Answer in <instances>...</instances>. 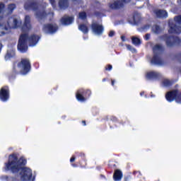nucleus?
I'll return each mask as SVG.
<instances>
[{
  "label": "nucleus",
  "mask_w": 181,
  "mask_h": 181,
  "mask_svg": "<svg viewBox=\"0 0 181 181\" xmlns=\"http://www.w3.org/2000/svg\"><path fill=\"white\" fill-rule=\"evenodd\" d=\"M26 160L23 158L18 160L16 155L9 156L8 163L5 164V170H11L13 173H19L18 180L21 181H35V176L30 168L23 167Z\"/></svg>",
  "instance_id": "f257e3e1"
},
{
  "label": "nucleus",
  "mask_w": 181,
  "mask_h": 181,
  "mask_svg": "<svg viewBox=\"0 0 181 181\" xmlns=\"http://www.w3.org/2000/svg\"><path fill=\"white\" fill-rule=\"evenodd\" d=\"M32 29V25H30V17L29 16H25L24 24L21 28V32L23 33L20 36L18 40V49L21 53H25L28 50V42L29 46L33 47L36 46L39 42L40 37L36 35H32L28 37V32Z\"/></svg>",
  "instance_id": "f03ea898"
},
{
  "label": "nucleus",
  "mask_w": 181,
  "mask_h": 181,
  "mask_svg": "<svg viewBox=\"0 0 181 181\" xmlns=\"http://www.w3.org/2000/svg\"><path fill=\"white\" fill-rule=\"evenodd\" d=\"M22 25V21L15 17H11L8 19L6 24L0 21V36H4L9 32L10 29H18Z\"/></svg>",
  "instance_id": "7ed1b4c3"
},
{
  "label": "nucleus",
  "mask_w": 181,
  "mask_h": 181,
  "mask_svg": "<svg viewBox=\"0 0 181 181\" xmlns=\"http://www.w3.org/2000/svg\"><path fill=\"white\" fill-rule=\"evenodd\" d=\"M30 71V62L29 59L26 58L21 59V61L18 63L17 64H15L13 66V71L16 73V74H23L25 76V74H28L29 71Z\"/></svg>",
  "instance_id": "20e7f679"
},
{
  "label": "nucleus",
  "mask_w": 181,
  "mask_h": 181,
  "mask_svg": "<svg viewBox=\"0 0 181 181\" xmlns=\"http://www.w3.org/2000/svg\"><path fill=\"white\" fill-rule=\"evenodd\" d=\"M163 50V48L160 45H154V47H153L154 56L151 59V63L153 64H158V66H163V64H165L163 59L160 58V54H162Z\"/></svg>",
  "instance_id": "39448f33"
},
{
  "label": "nucleus",
  "mask_w": 181,
  "mask_h": 181,
  "mask_svg": "<svg viewBox=\"0 0 181 181\" xmlns=\"http://www.w3.org/2000/svg\"><path fill=\"white\" fill-rule=\"evenodd\" d=\"M169 33H181V16L174 18L173 22H169Z\"/></svg>",
  "instance_id": "423d86ee"
},
{
  "label": "nucleus",
  "mask_w": 181,
  "mask_h": 181,
  "mask_svg": "<svg viewBox=\"0 0 181 181\" xmlns=\"http://www.w3.org/2000/svg\"><path fill=\"white\" fill-rule=\"evenodd\" d=\"M165 98L169 103L172 101H175L178 104H181V92H179L178 90H174L170 92H168L165 95Z\"/></svg>",
  "instance_id": "0eeeda50"
},
{
  "label": "nucleus",
  "mask_w": 181,
  "mask_h": 181,
  "mask_svg": "<svg viewBox=\"0 0 181 181\" xmlns=\"http://www.w3.org/2000/svg\"><path fill=\"white\" fill-rule=\"evenodd\" d=\"M25 9H28V8H33V9H35V15L37 18V19H43V18H46L47 14L45 13V11L43 10H36V8H37V4L36 3H31L30 4H28V3L25 5Z\"/></svg>",
  "instance_id": "6e6552de"
},
{
  "label": "nucleus",
  "mask_w": 181,
  "mask_h": 181,
  "mask_svg": "<svg viewBox=\"0 0 181 181\" xmlns=\"http://www.w3.org/2000/svg\"><path fill=\"white\" fill-rule=\"evenodd\" d=\"M165 40L168 47H172L175 45H180L181 42L180 38L178 37H169L167 35L165 36Z\"/></svg>",
  "instance_id": "1a4fd4ad"
},
{
  "label": "nucleus",
  "mask_w": 181,
  "mask_h": 181,
  "mask_svg": "<svg viewBox=\"0 0 181 181\" xmlns=\"http://www.w3.org/2000/svg\"><path fill=\"white\" fill-rule=\"evenodd\" d=\"M42 30L45 33H56L57 25L55 24H47L43 26Z\"/></svg>",
  "instance_id": "9d476101"
},
{
  "label": "nucleus",
  "mask_w": 181,
  "mask_h": 181,
  "mask_svg": "<svg viewBox=\"0 0 181 181\" xmlns=\"http://www.w3.org/2000/svg\"><path fill=\"white\" fill-rule=\"evenodd\" d=\"M9 99V89L8 87L1 88L0 90V100L1 101H8Z\"/></svg>",
  "instance_id": "9b49d317"
},
{
  "label": "nucleus",
  "mask_w": 181,
  "mask_h": 181,
  "mask_svg": "<svg viewBox=\"0 0 181 181\" xmlns=\"http://www.w3.org/2000/svg\"><path fill=\"white\" fill-rule=\"evenodd\" d=\"M91 28L95 35H103V33L104 32V28L103 25L97 23H93Z\"/></svg>",
  "instance_id": "f8f14e48"
},
{
  "label": "nucleus",
  "mask_w": 181,
  "mask_h": 181,
  "mask_svg": "<svg viewBox=\"0 0 181 181\" xmlns=\"http://www.w3.org/2000/svg\"><path fill=\"white\" fill-rule=\"evenodd\" d=\"M124 4H129L131 2V0H115L114 8L115 9H119V8H122Z\"/></svg>",
  "instance_id": "ddd939ff"
},
{
  "label": "nucleus",
  "mask_w": 181,
  "mask_h": 181,
  "mask_svg": "<svg viewBox=\"0 0 181 181\" xmlns=\"http://www.w3.org/2000/svg\"><path fill=\"white\" fill-rule=\"evenodd\" d=\"M146 77L148 80H153V78L160 77V74L156 71H149L146 73Z\"/></svg>",
  "instance_id": "4468645a"
},
{
  "label": "nucleus",
  "mask_w": 181,
  "mask_h": 181,
  "mask_svg": "<svg viewBox=\"0 0 181 181\" xmlns=\"http://www.w3.org/2000/svg\"><path fill=\"white\" fill-rule=\"evenodd\" d=\"M74 21V17H69V16H64L62 19H61V23L62 25H71L73 23V21Z\"/></svg>",
  "instance_id": "2eb2a0df"
},
{
  "label": "nucleus",
  "mask_w": 181,
  "mask_h": 181,
  "mask_svg": "<svg viewBox=\"0 0 181 181\" xmlns=\"http://www.w3.org/2000/svg\"><path fill=\"white\" fill-rule=\"evenodd\" d=\"M141 21V14L135 13L132 17V20H129V23L131 25H138Z\"/></svg>",
  "instance_id": "dca6fc26"
},
{
  "label": "nucleus",
  "mask_w": 181,
  "mask_h": 181,
  "mask_svg": "<svg viewBox=\"0 0 181 181\" xmlns=\"http://www.w3.org/2000/svg\"><path fill=\"white\" fill-rule=\"evenodd\" d=\"M123 174L121 170H115L114 173V180L115 181H120L122 180Z\"/></svg>",
  "instance_id": "f3484780"
},
{
  "label": "nucleus",
  "mask_w": 181,
  "mask_h": 181,
  "mask_svg": "<svg viewBox=\"0 0 181 181\" xmlns=\"http://www.w3.org/2000/svg\"><path fill=\"white\" fill-rule=\"evenodd\" d=\"M155 13L158 18H168V12L163 10H157Z\"/></svg>",
  "instance_id": "a211bd4d"
},
{
  "label": "nucleus",
  "mask_w": 181,
  "mask_h": 181,
  "mask_svg": "<svg viewBox=\"0 0 181 181\" xmlns=\"http://www.w3.org/2000/svg\"><path fill=\"white\" fill-rule=\"evenodd\" d=\"M60 9H66V8L69 7V1L68 0H60L59 3Z\"/></svg>",
  "instance_id": "6ab92c4d"
},
{
  "label": "nucleus",
  "mask_w": 181,
  "mask_h": 181,
  "mask_svg": "<svg viewBox=\"0 0 181 181\" xmlns=\"http://www.w3.org/2000/svg\"><path fill=\"white\" fill-rule=\"evenodd\" d=\"M15 56V51L13 49L8 50L5 56V60H10L11 57Z\"/></svg>",
  "instance_id": "aec40b11"
},
{
  "label": "nucleus",
  "mask_w": 181,
  "mask_h": 181,
  "mask_svg": "<svg viewBox=\"0 0 181 181\" xmlns=\"http://www.w3.org/2000/svg\"><path fill=\"white\" fill-rule=\"evenodd\" d=\"M78 29L81 32H83V33H88V27H87L86 24L79 25Z\"/></svg>",
  "instance_id": "412c9836"
},
{
  "label": "nucleus",
  "mask_w": 181,
  "mask_h": 181,
  "mask_svg": "<svg viewBox=\"0 0 181 181\" xmlns=\"http://www.w3.org/2000/svg\"><path fill=\"white\" fill-rule=\"evenodd\" d=\"M162 84L163 87H170V86H172V84H173V82L168 78H164L163 80Z\"/></svg>",
  "instance_id": "4be33fe9"
},
{
  "label": "nucleus",
  "mask_w": 181,
  "mask_h": 181,
  "mask_svg": "<svg viewBox=\"0 0 181 181\" xmlns=\"http://www.w3.org/2000/svg\"><path fill=\"white\" fill-rule=\"evenodd\" d=\"M86 18H87V15L86 12H81L78 14V18L77 20L78 23H80V21H86Z\"/></svg>",
  "instance_id": "5701e85b"
},
{
  "label": "nucleus",
  "mask_w": 181,
  "mask_h": 181,
  "mask_svg": "<svg viewBox=\"0 0 181 181\" xmlns=\"http://www.w3.org/2000/svg\"><path fill=\"white\" fill-rule=\"evenodd\" d=\"M76 99L78 101H86V98L81 95V90H78L76 93Z\"/></svg>",
  "instance_id": "b1692460"
},
{
  "label": "nucleus",
  "mask_w": 181,
  "mask_h": 181,
  "mask_svg": "<svg viewBox=\"0 0 181 181\" xmlns=\"http://www.w3.org/2000/svg\"><path fill=\"white\" fill-rule=\"evenodd\" d=\"M132 43L135 46H139V45H141V40L136 37H132Z\"/></svg>",
  "instance_id": "393cba45"
},
{
  "label": "nucleus",
  "mask_w": 181,
  "mask_h": 181,
  "mask_svg": "<svg viewBox=\"0 0 181 181\" xmlns=\"http://www.w3.org/2000/svg\"><path fill=\"white\" fill-rule=\"evenodd\" d=\"M4 9H5V5L2 3L0 4V18H4Z\"/></svg>",
  "instance_id": "a878e982"
},
{
  "label": "nucleus",
  "mask_w": 181,
  "mask_h": 181,
  "mask_svg": "<svg viewBox=\"0 0 181 181\" xmlns=\"http://www.w3.org/2000/svg\"><path fill=\"white\" fill-rule=\"evenodd\" d=\"M16 8V6L15 4H9L7 8V11L8 13H12L13 11V9Z\"/></svg>",
  "instance_id": "bb28decb"
},
{
  "label": "nucleus",
  "mask_w": 181,
  "mask_h": 181,
  "mask_svg": "<svg viewBox=\"0 0 181 181\" xmlns=\"http://www.w3.org/2000/svg\"><path fill=\"white\" fill-rule=\"evenodd\" d=\"M152 30L154 33H159L160 32V28L158 25H154L152 28Z\"/></svg>",
  "instance_id": "cd10ccee"
},
{
  "label": "nucleus",
  "mask_w": 181,
  "mask_h": 181,
  "mask_svg": "<svg viewBox=\"0 0 181 181\" xmlns=\"http://www.w3.org/2000/svg\"><path fill=\"white\" fill-rule=\"evenodd\" d=\"M127 49L128 50H129L130 52H132V53H136V49H135V48H134L132 46L127 45H126Z\"/></svg>",
  "instance_id": "c85d7f7f"
},
{
  "label": "nucleus",
  "mask_w": 181,
  "mask_h": 181,
  "mask_svg": "<svg viewBox=\"0 0 181 181\" xmlns=\"http://www.w3.org/2000/svg\"><path fill=\"white\" fill-rule=\"evenodd\" d=\"M105 70H112V65H108L105 67Z\"/></svg>",
  "instance_id": "c756f323"
},
{
  "label": "nucleus",
  "mask_w": 181,
  "mask_h": 181,
  "mask_svg": "<svg viewBox=\"0 0 181 181\" xmlns=\"http://www.w3.org/2000/svg\"><path fill=\"white\" fill-rule=\"evenodd\" d=\"M114 36V31L111 30L109 33V37H112Z\"/></svg>",
  "instance_id": "7c9ffc66"
},
{
  "label": "nucleus",
  "mask_w": 181,
  "mask_h": 181,
  "mask_svg": "<svg viewBox=\"0 0 181 181\" xmlns=\"http://www.w3.org/2000/svg\"><path fill=\"white\" fill-rule=\"evenodd\" d=\"M150 37H151V35H149V34H146V36H145L146 40H149Z\"/></svg>",
  "instance_id": "2f4dec72"
},
{
  "label": "nucleus",
  "mask_w": 181,
  "mask_h": 181,
  "mask_svg": "<svg viewBox=\"0 0 181 181\" xmlns=\"http://www.w3.org/2000/svg\"><path fill=\"white\" fill-rule=\"evenodd\" d=\"M49 2L52 4V6H54V0H49Z\"/></svg>",
  "instance_id": "473e14b6"
},
{
  "label": "nucleus",
  "mask_w": 181,
  "mask_h": 181,
  "mask_svg": "<svg viewBox=\"0 0 181 181\" xmlns=\"http://www.w3.org/2000/svg\"><path fill=\"white\" fill-rule=\"evenodd\" d=\"M74 160H76V157H72V158L70 159V162H74Z\"/></svg>",
  "instance_id": "72a5a7b5"
},
{
  "label": "nucleus",
  "mask_w": 181,
  "mask_h": 181,
  "mask_svg": "<svg viewBox=\"0 0 181 181\" xmlns=\"http://www.w3.org/2000/svg\"><path fill=\"white\" fill-rule=\"evenodd\" d=\"M146 29H149V25H146V27L144 28V30H146Z\"/></svg>",
  "instance_id": "f704fd0d"
},
{
  "label": "nucleus",
  "mask_w": 181,
  "mask_h": 181,
  "mask_svg": "<svg viewBox=\"0 0 181 181\" xmlns=\"http://www.w3.org/2000/svg\"><path fill=\"white\" fill-rule=\"evenodd\" d=\"M121 38H122V40L123 42H125V37L124 36H122Z\"/></svg>",
  "instance_id": "c9c22d12"
},
{
  "label": "nucleus",
  "mask_w": 181,
  "mask_h": 181,
  "mask_svg": "<svg viewBox=\"0 0 181 181\" xmlns=\"http://www.w3.org/2000/svg\"><path fill=\"white\" fill-rule=\"evenodd\" d=\"M110 8H111L112 9H114V5L110 4Z\"/></svg>",
  "instance_id": "e433bc0d"
},
{
  "label": "nucleus",
  "mask_w": 181,
  "mask_h": 181,
  "mask_svg": "<svg viewBox=\"0 0 181 181\" xmlns=\"http://www.w3.org/2000/svg\"><path fill=\"white\" fill-rule=\"evenodd\" d=\"M1 48H2V44L0 43V52Z\"/></svg>",
  "instance_id": "4c0bfd02"
},
{
  "label": "nucleus",
  "mask_w": 181,
  "mask_h": 181,
  "mask_svg": "<svg viewBox=\"0 0 181 181\" xmlns=\"http://www.w3.org/2000/svg\"><path fill=\"white\" fill-rule=\"evenodd\" d=\"M82 122H83V125H86V121H83Z\"/></svg>",
  "instance_id": "58836bf2"
},
{
  "label": "nucleus",
  "mask_w": 181,
  "mask_h": 181,
  "mask_svg": "<svg viewBox=\"0 0 181 181\" xmlns=\"http://www.w3.org/2000/svg\"><path fill=\"white\" fill-rule=\"evenodd\" d=\"M112 85L114 86V81H112Z\"/></svg>",
  "instance_id": "ea45409f"
},
{
  "label": "nucleus",
  "mask_w": 181,
  "mask_h": 181,
  "mask_svg": "<svg viewBox=\"0 0 181 181\" xmlns=\"http://www.w3.org/2000/svg\"><path fill=\"white\" fill-rule=\"evenodd\" d=\"M49 15H52V16H53V13H49Z\"/></svg>",
  "instance_id": "a19ab883"
},
{
  "label": "nucleus",
  "mask_w": 181,
  "mask_h": 181,
  "mask_svg": "<svg viewBox=\"0 0 181 181\" xmlns=\"http://www.w3.org/2000/svg\"><path fill=\"white\" fill-rule=\"evenodd\" d=\"M74 2H76V1H78V0H72Z\"/></svg>",
  "instance_id": "79ce46f5"
},
{
  "label": "nucleus",
  "mask_w": 181,
  "mask_h": 181,
  "mask_svg": "<svg viewBox=\"0 0 181 181\" xmlns=\"http://www.w3.org/2000/svg\"><path fill=\"white\" fill-rule=\"evenodd\" d=\"M88 93H89V94H91V92L90 90H88Z\"/></svg>",
  "instance_id": "37998d69"
}]
</instances>
